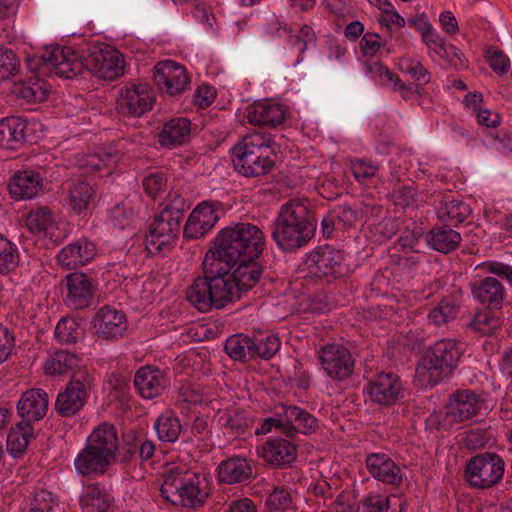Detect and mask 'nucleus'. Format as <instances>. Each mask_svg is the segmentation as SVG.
I'll list each match as a JSON object with an SVG mask.
<instances>
[{"label": "nucleus", "instance_id": "obj_9", "mask_svg": "<svg viewBox=\"0 0 512 512\" xmlns=\"http://www.w3.org/2000/svg\"><path fill=\"white\" fill-rule=\"evenodd\" d=\"M505 461L497 453L481 452L465 464L464 479L474 489L485 490L499 484L504 476Z\"/></svg>", "mask_w": 512, "mask_h": 512}, {"label": "nucleus", "instance_id": "obj_11", "mask_svg": "<svg viewBox=\"0 0 512 512\" xmlns=\"http://www.w3.org/2000/svg\"><path fill=\"white\" fill-rule=\"evenodd\" d=\"M373 405L388 408L402 403L407 394L405 383L394 372H379L364 388Z\"/></svg>", "mask_w": 512, "mask_h": 512}, {"label": "nucleus", "instance_id": "obj_42", "mask_svg": "<svg viewBox=\"0 0 512 512\" xmlns=\"http://www.w3.org/2000/svg\"><path fill=\"white\" fill-rule=\"evenodd\" d=\"M365 70L367 73L372 74L374 77H378L379 83L382 86L390 87L394 91H401L404 98L407 94L412 93V84H405L398 75L389 70L380 62H365Z\"/></svg>", "mask_w": 512, "mask_h": 512}, {"label": "nucleus", "instance_id": "obj_13", "mask_svg": "<svg viewBox=\"0 0 512 512\" xmlns=\"http://www.w3.org/2000/svg\"><path fill=\"white\" fill-rule=\"evenodd\" d=\"M152 78L160 93L171 97L183 94L190 84L185 67L173 60L158 61L152 68Z\"/></svg>", "mask_w": 512, "mask_h": 512}, {"label": "nucleus", "instance_id": "obj_59", "mask_svg": "<svg viewBox=\"0 0 512 512\" xmlns=\"http://www.w3.org/2000/svg\"><path fill=\"white\" fill-rule=\"evenodd\" d=\"M19 60L11 49L0 46V79L5 80L19 71Z\"/></svg>", "mask_w": 512, "mask_h": 512}, {"label": "nucleus", "instance_id": "obj_46", "mask_svg": "<svg viewBox=\"0 0 512 512\" xmlns=\"http://www.w3.org/2000/svg\"><path fill=\"white\" fill-rule=\"evenodd\" d=\"M158 439L163 443H174L178 440L182 425L179 418L171 411L162 413L154 423Z\"/></svg>", "mask_w": 512, "mask_h": 512}, {"label": "nucleus", "instance_id": "obj_22", "mask_svg": "<svg viewBox=\"0 0 512 512\" xmlns=\"http://www.w3.org/2000/svg\"><path fill=\"white\" fill-rule=\"evenodd\" d=\"M48 403V394L43 389L32 388L23 392L16 406L21 421L30 424L40 421L48 411Z\"/></svg>", "mask_w": 512, "mask_h": 512}, {"label": "nucleus", "instance_id": "obj_20", "mask_svg": "<svg viewBox=\"0 0 512 512\" xmlns=\"http://www.w3.org/2000/svg\"><path fill=\"white\" fill-rule=\"evenodd\" d=\"M365 463L369 474L376 480L392 486H399L402 483V468L388 454H367Z\"/></svg>", "mask_w": 512, "mask_h": 512}, {"label": "nucleus", "instance_id": "obj_62", "mask_svg": "<svg viewBox=\"0 0 512 512\" xmlns=\"http://www.w3.org/2000/svg\"><path fill=\"white\" fill-rule=\"evenodd\" d=\"M378 166L364 160L359 159L352 163V172L358 181H366L375 176Z\"/></svg>", "mask_w": 512, "mask_h": 512}, {"label": "nucleus", "instance_id": "obj_6", "mask_svg": "<svg viewBox=\"0 0 512 512\" xmlns=\"http://www.w3.org/2000/svg\"><path fill=\"white\" fill-rule=\"evenodd\" d=\"M464 355L463 344L447 338L436 341L425 351L417 366V376L426 387L433 388L450 379Z\"/></svg>", "mask_w": 512, "mask_h": 512}, {"label": "nucleus", "instance_id": "obj_39", "mask_svg": "<svg viewBox=\"0 0 512 512\" xmlns=\"http://www.w3.org/2000/svg\"><path fill=\"white\" fill-rule=\"evenodd\" d=\"M125 154L124 142H117L100 148L97 152L84 157L82 166L99 171L103 167L118 163Z\"/></svg>", "mask_w": 512, "mask_h": 512}, {"label": "nucleus", "instance_id": "obj_49", "mask_svg": "<svg viewBox=\"0 0 512 512\" xmlns=\"http://www.w3.org/2000/svg\"><path fill=\"white\" fill-rule=\"evenodd\" d=\"M19 262L17 245L0 234V274L6 275L14 271Z\"/></svg>", "mask_w": 512, "mask_h": 512}, {"label": "nucleus", "instance_id": "obj_10", "mask_svg": "<svg viewBox=\"0 0 512 512\" xmlns=\"http://www.w3.org/2000/svg\"><path fill=\"white\" fill-rule=\"evenodd\" d=\"M93 377L86 370L74 372L65 389L60 391L55 401V411L60 417H73L84 408L93 386Z\"/></svg>", "mask_w": 512, "mask_h": 512}, {"label": "nucleus", "instance_id": "obj_3", "mask_svg": "<svg viewBox=\"0 0 512 512\" xmlns=\"http://www.w3.org/2000/svg\"><path fill=\"white\" fill-rule=\"evenodd\" d=\"M204 258L215 259L231 267L245 257H260L266 246L264 232L250 222H236L221 229Z\"/></svg>", "mask_w": 512, "mask_h": 512}, {"label": "nucleus", "instance_id": "obj_35", "mask_svg": "<svg viewBox=\"0 0 512 512\" xmlns=\"http://www.w3.org/2000/svg\"><path fill=\"white\" fill-rule=\"evenodd\" d=\"M436 212L441 222L449 226H457L471 215L472 209L463 200L444 194L439 200Z\"/></svg>", "mask_w": 512, "mask_h": 512}, {"label": "nucleus", "instance_id": "obj_43", "mask_svg": "<svg viewBox=\"0 0 512 512\" xmlns=\"http://www.w3.org/2000/svg\"><path fill=\"white\" fill-rule=\"evenodd\" d=\"M113 497L99 483L91 484L81 496L80 504L87 512H108Z\"/></svg>", "mask_w": 512, "mask_h": 512}, {"label": "nucleus", "instance_id": "obj_16", "mask_svg": "<svg viewBox=\"0 0 512 512\" xmlns=\"http://www.w3.org/2000/svg\"><path fill=\"white\" fill-rule=\"evenodd\" d=\"M319 360L326 375L335 381H343L352 375L355 360L348 348L330 344L321 348Z\"/></svg>", "mask_w": 512, "mask_h": 512}, {"label": "nucleus", "instance_id": "obj_63", "mask_svg": "<svg viewBox=\"0 0 512 512\" xmlns=\"http://www.w3.org/2000/svg\"><path fill=\"white\" fill-rule=\"evenodd\" d=\"M14 347V335L8 328L0 325V365L9 358Z\"/></svg>", "mask_w": 512, "mask_h": 512}, {"label": "nucleus", "instance_id": "obj_1", "mask_svg": "<svg viewBox=\"0 0 512 512\" xmlns=\"http://www.w3.org/2000/svg\"><path fill=\"white\" fill-rule=\"evenodd\" d=\"M211 258H204L203 275L195 278L186 290L187 301L201 312L224 308L228 303L240 300L242 295L235 291L236 284L231 280L233 267Z\"/></svg>", "mask_w": 512, "mask_h": 512}, {"label": "nucleus", "instance_id": "obj_14", "mask_svg": "<svg viewBox=\"0 0 512 512\" xmlns=\"http://www.w3.org/2000/svg\"><path fill=\"white\" fill-rule=\"evenodd\" d=\"M181 222L177 218L160 212L154 217L146 236V248L151 254L171 249L180 232Z\"/></svg>", "mask_w": 512, "mask_h": 512}, {"label": "nucleus", "instance_id": "obj_36", "mask_svg": "<svg viewBox=\"0 0 512 512\" xmlns=\"http://www.w3.org/2000/svg\"><path fill=\"white\" fill-rule=\"evenodd\" d=\"M27 121L19 116L0 120V147L18 150L26 142Z\"/></svg>", "mask_w": 512, "mask_h": 512}, {"label": "nucleus", "instance_id": "obj_34", "mask_svg": "<svg viewBox=\"0 0 512 512\" xmlns=\"http://www.w3.org/2000/svg\"><path fill=\"white\" fill-rule=\"evenodd\" d=\"M87 445L99 451L113 463L117 460L118 437L114 425L103 423L93 430L87 438Z\"/></svg>", "mask_w": 512, "mask_h": 512}, {"label": "nucleus", "instance_id": "obj_18", "mask_svg": "<svg viewBox=\"0 0 512 512\" xmlns=\"http://www.w3.org/2000/svg\"><path fill=\"white\" fill-rule=\"evenodd\" d=\"M67 51H69V47H55L46 49L41 55L27 56L25 59L26 67L28 71L34 74L33 77L44 78L52 71L62 77L60 67L69 63Z\"/></svg>", "mask_w": 512, "mask_h": 512}, {"label": "nucleus", "instance_id": "obj_51", "mask_svg": "<svg viewBox=\"0 0 512 512\" xmlns=\"http://www.w3.org/2000/svg\"><path fill=\"white\" fill-rule=\"evenodd\" d=\"M401 69L406 74H409L415 81L412 93L421 95L424 88L423 86L430 82V72L419 62L412 59H406L401 63Z\"/></svg>", "mask_w": 512, "mask_h": 512}, {"label": "nucleus", "instance_id": "obj_61", "mask_svg": "<svg viewBox=\"0 0 512 512\" xmlns=\"http://www.w3.org/2000/svg\"><path fill=\"white\" fill-rule=\"evenodd\" d=\"M485 57L488 60L490 68L495 73L500 76L508 73L511 63L510 59L503 51L497 49H488L486 51Z\"/></svg>", "mask_w": 512, "mask_h": 512}, {"label": "nucleus", "instance_id": "obj_40", "mask_svg": "<svg viewBox=\"0 0 512 512\" xmlns=\"http://www.w3.org/2000/svg\"><path fill=\"white\" fill-rule=\"evenodd\" d=\"M503 324L502 318L496 314L495 309H478L466 324V328L480 336L494 334Z\"/></svg>", "mask_w": 512, "mask_h": 512}, {"label": "nucleus", "instance_id": "obj_19", "mask_svg": "<svg viewBox=\"0 0 512 512\" xmlns=\"http://www.w3.org/2000/svg\"><path fill=\"white\" fill-rule=\"evenodd\" d=\"M65 285L67 293L64 302L68 307L80 310L91 304L96 287L89 276L79 272L70 273L65 278Z\"/></svg>", "mask_w": 512, "mask_h": 512}, {"label": "nucleus", "instance_id": "obj_12", "mask_svg": "<svg viewBox=\"0 0 512 512\" xmlns=\"http://www.w3.org/2000/svg\"><path fill=\"white\" fill-rule=\"evenodd\" d=\"M343 261L344 256L339 250L326 245L312 251L306 258L305 266L309 275L332 282L345 275Z\"/></svg>", "mask_w": 512, "mask_h": 512}, {"label": "nucleus", "instance_id": "obj_48", "mask_svg": "<svg viewBox=\"0 0 512 512\" xmlns=\"http://www.w3.org/2000/svg\"><path fill=\"white\" fill-rule=\"evenodd\" d=\"M77 365L75 354L60 350L45 363L44 370L48 375H62L72 370Z\"/></svg>", "mask_w": 512, "mask_h": 512}, {"label": "nucleus", "instance_id": "obj_32", "mask_svg": "<svg viewBox=\"0 0 512 512\" xmlns=\"http://www.w3.org/2000/svg\"><path fill=\"white\" fill-rule=\"evenodd\" d=\"M218 479L226 484L244 483L254 478V468L250 460L234 456L218 465Z\"/></svg>", "mask_w": 512, "mask_h": 512}, {"label": "nucleus", "instance_id": "obj_17", "mask_svg": "<svg viewBox=\"0 0 512 512\" xmlns=\"http://www.w3.org/2000/svg\"><path fill=\"white\" fill-rule=\"evenodd\" d=\"M127 328L125 313L111 305L99 308L91 323V329L98 338L110 341L123 337Z\"/></svg>", "mask_w": 512, "mask_h": 512}, {"label": "nucleus", "instance_id": "obj_7", "mask_svg": "<svg viewBox=\"0 0 512 512\" xmlns=\"http://www.w3.org/2000/svg\"><path fill=\"white\" fill-rule=\"evenodd\" d=\"M274 140L269 133L254 132L245 136L232 150V163L245 177H258L269 173L275 161Z\"/></svg>", "mask_w": 512, "mask_h": 512}, {"label": "nucleus", "instance_id": "obj_28", "mask_svg": "<svg viewBox=\"0 0 512 512\" xmlns=\"http://www.w3.org/2000/svg\"><path fill=\"white\" fill-rule=\"evenodd\" d=\"M287 113L281 104L257 101L247 108V119L252 125L276 127L286 119Z\"/></svg>", "mask_w": 512, "mask_h": 512}, {"label": "nucleus", "instance_id": "obj_30", "mask_svg": "<svg viewBox=\"0 0 512 512\" xmlns=\"http://www.w3.org/2000/svg\"><path fill=\"white\" fill-rule=\"evenodd\" d=\"M297 455L296 445L283 438L270 439L263 446L264 460L277 468L291 467Z\"/></svg>", "mask_w": 512, "mask_h": 512}, {"label": "nucleus", "instance_id": "obj_56", "mask_svg": "<svg viewBox=\"0 0 512 512\" xmlns=\"http://www.w3.org/2000/svg\"><path fill=\"white\" fill-rule=\"evenodd\" d=\"M54 218L46 207L31 211L27 217L26 224L31 232H42L53 227Z\"/></svg>", "mask_w": 512, "mask_h": 512}, {"label": "nucleus", "instance_id": "obj_5", "mask_svg": "<svg viewBox=\"0 0 512 512\" xmlns=\"http://www.w3.org/2000/svg\"><path fill=\"white\" fill-rule=\"evenodd\" d=\"M487 411L484 393L474 389H456L448 395L443 410L434 411L426 421L427 430L450 431L455 425L473 420Z\"/></svg>", "mask_w": 512, "mask_h": 512}, {"label": "nucleus", "instance_id": "obj_64", "mask_svg": "<svg viewBox=\"0 0 512 512\" xmlns=\"http://www.w3.org/2000/svg\"><path fill=\"white\" fill-rule=\"evenodd\" d=\"M332 215L334 216L338 225H341L343 228L351 226L357 219V213L354 209L347 205H341L333 210H330Z\"/></svg>", "mask_w": 512, "mask_h": 512}, {"label": "nucleus", "instance_id": "obj_58", "mask_svg": "<svg viewBox=\"0 0 512 512\" xmlns=\"http://www.w3.org/2000/svg\"><path fill=\"white\" fill-rule=\"evenodd\" d=\"M162 206L163 208L160 212L167 213L169 216L177 218L180 222H182L184 214L189 208V204H187L185 198L176 192L174 194L170 193L166 202L160 204L159 207Z\"/></svg>", "mask_w": 512, "mask_h": 512}, {"label": "nucleus", "instance_id": "obj_60", "mask_svg": "<svg viewBox=\"0 0 512 512\" xmlns=\"http://www.w3.org/2000/svg\"><path fill=\"white\" fill-rule=\"evenodd\" d=\"M167 176L162 171L148 173L142 180V186L147 195L154 198L165 190Z\"/></svg>", "mask_w": 512, "mask_h": 512}, {"label": "nucleus", "instance_id": "obj_2", "mask_svg": "<svg viewBox=\"0 0 512 512\" xmlns=\"http://www.w3.org/2000/svg\"><path fill=\"white\" fill-rule=\"evenodd\" d=\"M317 223L316 211L309 203L292 199L281 206L271 237L281 251L292 253L314 238Z\"/></svg>", "mask_w": 512, "mask_h": 512}, {"label": "nucleus", "instance_id": "obj_41", "mask_svg": "<svg viewBox=\"0 0 512 512\" xmlns=\"http://www.w3.org/2000/svg\"><path fill=\"white\" fill-rule=\"evenodd\" d=\"M34 438L32 424L19 421L11 427L7 436V450L14 458H19L26 451L31 439Z\"/></svg>", "mask_w": 512, "mask_h": 512}, {"label": "nucleus", "instance_id": "obj_37", "mask_svg": "<svg viewBox=\"0 0 512 512\" xmlns=\"http://www.w3.org/2000/svg\"><path fill=\"white\" fill-rule=\"evenodd\" d=\"M429 247L443 254L455 251L461 243V235L445 224L441 227H433L425 235Z\"/></svg>", "mask_w": 512, "mask_h": 512}, {"label": "nucleus", "instance_id": "obj_8", "mask_svg": "<svg viewBox=\"0 0 512 512\" xmlns=\"http://www.w3.org/2000/svg\"><path fill=\"white\" fill-rule=\"evenodd\" d=\"M161 496L176 506L197 508L202 506L208 493L203 478L197 473L180 467H171L162 474Z\"/></svg>", "mask_w": 512, "mask_h": 512}, {"label": "nucleus", "instance_id": "obj_23", "mask_svg": "<svg viewBox=\"0 0 512 512\" xmlns=\"http://www.w3.org/2000/svg\"><path fill=\"white\" fill-rule=\"evenodd\" d=\"M278 415L285 418L287 437H293L298 432L313 433L318 428L317 418L307 410L295 405H281L278 408Z\"/></svg>", "mask_w": 512, "mask_h": 512}, {"label": "nucleus", "instance_id": "obj_27", "mask_svg": "<svg viewBox=\"0 0 512 512\" xmlns=\"http://www.w3.org/2000/svg\"><path fill=\"white\" fill-rule=\"evenodd\" d=\"M165 385V373L156 366L140 367L134 375V386L145 399L159 396L164 391Z\"/></svg>", "mask_w": 512, "mask_h": 512}, {"label": "nucleus", "instance_id": "obj_25", "mask_svg": "<svg viewBox=\"0 0 512 512\" xmlns=\"http://www.w3.org/2000/svg\"><path fill=\"white\" fill-rule=\"evenodd\" d=\"M112 464L111 460L87 444L74 460L76 472L88 480L104 475Z\"/></svg>", "mask_w": 512, "mask_h": 512}, {"label": "nucleus", "instance_id": "obj_57", "mask_svg": "<svg viewBox=\"0 0 512 512\" xmlns=\"http://www.w3.org/2000/svg\"><path fill=\"white\" fill-rule=\"evenodd\" d=\"M492 439L493 437L490 429L477 427L466 433L464 444L469 450H478L488 446Z\"/></svg>", "mask_w": 512, "mask_h": 512}, {"label": "nucleus", "instance_id": "obj_50", "mask_svg": "<svg viewBox=\"0 0 512 512\" xmlns=\"http://www.w3.org/2000/svg\"><path fill=\"white\" fill-rule=\"evenodd\" d=\"M47 82L41 77H30L27 83L18 88V95L28 102H42L46 100L50 90Z\"/></svg>", "mask_w": 512, "mask_h": 512}, {"label": "nucleus", "instance_id": "obj_4", "mask_svg": "<svg viewBox=\"0 0 512 512\" xmlns=\"http://www.w3.org/2000/svg\"><path fill=\"white\" fill-rule=\"evenodd\" d=\"M69 63L63 64L60 69L62 77L72 79L83 72L90 71L103 80L114 81L123 76L125 60L116 49L105 48L98 43H84L74 50L69 47L67 51Z\"/></svg>", "mask_w": 512, "mask_h": 512}, {"label": "nucleus", "instance_id": "obj_38", "mask_svg": "<svg viewBox=\"0 0 512 512\" xmlns=\"http://www.w3.org/2000/svg\"><path fill=\"white\" fill-rule=\"evenodd\" d=\"M96 197V190L85 180L73 181L69 184L68 199L72 211L77 214H87Z\"/></svg>", "mask_w": 512, "mask_h": 512}, {"label": "nucleus", "instance_id": "obj_26", "mask_svg": "<svg viewBox=\"0 0 512 512\" xmlns=\"http://www.w3.org/2000/svg\"><path fill=\"white\" fill-rule=\"evenodd\" d=\"M194 127L185 117L172 118L167 121L157 135L161 147L173 149L188 143Z\"/></svg>", "mask_w": 512, "mask_h": 512}, {"label": "nucleus", "instance_id": "obj_53", "mask_svg": "<svg viewBox=\"0 0 512 512\" xmlns=\"http://www.w3.org/2000/svg\"><path fill=\"white\" fill-rule=\"evenodd\" d=\"M218 422L225 428L230 429L238 435H242L248 428V420L245 411L239 408L225 410L218 419Z\"/></svg>", "mask_w": 512, "mask_h": 512}, {"label": "nucleus", "instance_id": "obj_52", "mask_svg": "<svg viewBox=\"0 0 512 512\" xmlns=\"http://www.w3.org/2000/svg\"><path fill=\"white\" fill-rule=\"evenodd\" d=\"M265 506L270 512L286 511L294 508L293 496L290 490L283 486L275 487L265 500Z\"/></svg>", "mask_w": 512, "mask_h": 512}, {"label": "nucleus", "instance_id": "obj_29", "mask_svg": "<svg viewBox=\"0 0 512 512\" xmlns=\"http://www.w3.org/2000/svg\"><path fill=\"white\" fill-rule=\"evenodd\" d=\"M472 293L488 309H501L506 298L503 284L492 276L476 281Z\"/></svg>", "mask_w": 512, "mask_h": 512}, {"label": "nucleus", "instance_id": "obj_15", "mask_svg": "<svg viewBox=\"0 0 512 512\" xmlns=\"http://www.w3.org/2000/svg\"><path fill=\"white\" fill-rule=\"evenodd\" d=\"M154 100L148 84H132L120 90L116 109L124 116L140 117L152 109Z\"/></svg>", "mask_w": 512, "mask_h": 512}, {"label": "nucleus", "instance_id": "obj_31", "mask_svg": "<svg viewBox=\"0 0 512 512\" xmlns=\"http://www.w3.org/2000/svg\"><path fill=\"white\" fill-rule=\"evenodd\" d=\"M258 258L245 257V259L235 263L230 272L231 280L236 284L237 289L235 291H240L241 294L246 293L259 282L264 270L257 262Z\"/></svg>", "mask_w": 512, "mask_h": 512}, {"label": "nucleus", "instance_id": "obj_33", "mask_svg": "<svg viewBox=\"0 0 512 512\" xmlns=\"http://www.w3.org/2000/svg\"><path fill=\"white\" fill-rule=\"evenodd\" d=\"M96 255V245L86 237L66 245L58 254L59 262L68 268L85 265Z\"/></svg>", "mask_w": 512, "mask_h": 512}, {"label": "nucleus", "instance_id": "obj_54", "mask_svg": "<svg viewBox=\"0 0 512 512\" xmlns=\"http://www.w3.org/2000/svg\"><path fill=\"white\" fill-rule=\"evenodd\" d=\"M56 338L65 344H74L82 335L79 322L73 318H62L54 332Z\"/></svg>", "mask_w": 512, "mask_h": 512}, {"label": "nucleus", "instance_id": "obj_45", "mask_svg": "<svg viewBox=\"0 0 512 512\" xmlns=\"http://www.w3.org/2000/svg\"><path fill=\"white\" fill-rule=\"evenodd\" d=\"M461 308L460 299L453 295L443 297L438 304L429 311L428 319L436 326H442L456 319Z\"/></svg>", "mask_w": 512, "mask_h": 512}, {"label": "nucleus", "instance_id": "obj_44", "mask_svg": "<svg viewBox=\"0 0 512 512\" xmlns=\"http://www.w3.org/2000/svg\"><path fill=\"white\" fill-rule=\"evenodd\" d=\"M281 341L274 334H257L250 337L251 360H270L279 351Z\"/></svg>", "mask_w": 512, "mask_h": 512}, {"label": "nucleus", "instance_id": "obj_24", "mask_svg": "<svg viewBox=\"0 0 512 512\" xmlns=\"http://www.w3.org/2000/svg\"><path fill=\"white\" fill-rule=\"evenodd\" d=\"M8 189L15 199H32L44 192V177L34 170L16 172L10 179Z\"/></svg>", "mask_w": 512, "mask_h": 512}, {"label": "nucleus", "instance_id": "obj_55", "mask_svg": "<svg viewBox=\"0 0 512 512\" xmlns=\"http://www.w3.org/2000/svg\"><path fill=\"white\" fill-rule=\"evenodd\" d=\"M27 512H61V508L58 499L42 489L34 493Z\"/></svg>", "mask_w": 512, "mask_h": 512}, {"label": "nucleus", "instance_id": "obj_47", "mask_svg": "<svg viewBox=\"0 0 512 512\" xmlns=\"http://www.w3.org/2000/svg\"><path fill=\"white\" fill-rule=\"evenodd\" d=\"M224 350L227 355L235 360L242 363H247L251 360V349H250V336L245 334H235L227 338Z\"/></svg>", "mask_w": 512, "mask_h": 512}, {"label": "nucleus", "instance_id": "obj_21", "mask_svg": "<svg viewBox=\"0 0 512 512\" xmlns=\"http://www.w3.org/2000/svg\"><path fill=\"white\" fill-rule=\"evenodd\" d=\"M219 216L213 204L203 202L192 211L183 234L187 239H199L209 232L218 222Z\"/></svg>", "mask_w": 512, "mask_h": 512}]
</instances>
